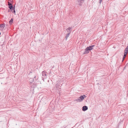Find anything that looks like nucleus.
<instances>
[{
	"instance_id": "20",
	"label": "nucleus",
	"mask_w": 128,
	"mask_h": 128,
	"mask_svg": "<svg viewBox=\"0 0 128 128\" xmlns=\"http://www.w3.org/2000/svg\"><path fill=\"white\" fill-rule=\"evenodd\" d=\"M30 79L32 80V81L31 82H33L34 81V79H33L32 78H30Z\"/></svg>"
},
{
	"instance_id": "9",
	"label": "nucleus",
	"mask_w": 128,
	"mask_h": 128,
	"mask_svg": "<svg viewBox=\"0 0 128 128\" xmlns=\"http://www.w3.org/2000/svg\"><path fill=\"white\" fill-rule=\"evenodd\" d=\"M70 33L69 32L68 33H67V34H66L65 36V38L66 40L68 38L69 36Z\"/></svg>"
},
{
	"instance_id": "15",
	"label": "nucleus",
	"mask_w": 128,
	"mask_h": 128,
	"mask_svg": "<svg viewBox=\"0 0 128 128\" xmlns=\"http://www.w3.org/2000/svg\"><path fill=\"white\" fill-rule=\"evenodd\" d=\"M0 28H4L5 26V24H0ZM1 28H0V30H1Z\"/></svg>"
},
{
	"instance_id": "8",
	"label": "nucleus",
	"mask_w": 128,
	"mask_h": 128,
	"mask_svg": "<svg viewBox=\"0 0 128 128\" xmlns=\"http://www.w3.org/2000/svg\"><path fill=\"white\" fill-rule=\"evenodd\" d=\"M60 87L59 84H57L55 86V87L56 88V89L58 90L60 88Z\"/></svg>"
},
{
	"instance_id": "11",
	"label": "nucleus",
	"mask_w": 128,
	"mask_h": 128,
	"mask_svg": "<svg viewBox=\"0 0 128 128\" xmlns=\"http://www.w3.org/2000/svg\"><path fill=\"white\" fill-rule=\"evenodd\" d=\"M8 5L9 6V8L10 9H11L13 7V6L12 4L10 3H8Z\"/></svg>"
},
{
	"instance_id": "7",
	"label": "nucleus",
	"mask_w": 128,
	"mask_h": 128,
	"mask_svg": "<svg viewBox=\"0 0 128 128\" xmlns=\"http://www.w3.org/2000/svg\"><path fill=\"white\" fill-rule=\"evenodd\" d=\"M88 109V107L86 106H83L82 108V110L84 111H85Z\"/></svg>"
},
{
	"instance_id": "12",
	"label": "nucleus",
	"mask_w": 128,
	"mask_h": 128,
	"mask_svg": "<svg viewBox=\"0 0 128 128\" xmlns=\"http://www.w3.org/2000/svg\"><path fill=\"white\" fill-rule=\"evenodd\" d=\"M72 29V28L70 27L68 28L66 30H69V32L71 33V30Z\"/></svg>"
},
{
	"instance_id": "4",
	"label": "nucleus",
	"mask_w": 128,
	"mask_h": 128,
	"mask_svg": "<svg viewBox=\"0 0 128 128\" xmlns=\"http://www.w3.org/2000/svg\"><path fill=\"white\" fill-rule=\"evenodd\" d=\"M4 78L3 77H2V78H1V80L2 82L1 84H6L7 82L6 78H5V79H4Z\"/></svg>"
},
{
	"instance_id": "5",
	"label": "nucleus",
	"mask_w": 128,
	"mask_h": 128,
	"mask_svg": "<svg viewBox=\"0 0 128 128\" xmlns=\"http://www.w3.org/2000/svg\"><path fill=\"white\" fill-rule=\"evenodd\" d=\"M2 70L0 71V74H1L0 75V76H2L3 75L4 76V74H2L4 73V72L5 69H4L3 67H1V68H0V70Z\"/></svg>"
},
{
	"instance_id": "3",
	"label": "nucleus",
	"mask_w": 128,
	"mask_h": 128,
	"mask_svg": "<svg viewBox=\"0 0 128 128\" xmlns=\"http://www.w3.org/2000/svg\"><path fill=\"white\" fill-rule=\"evenodd\" d=\"M47 72H46L45 70L43 71L42 72V80L44 79V78H47Z\"/></svg>"
},
{
	"instance_id": "24",
	"label": "nucleus",
	"mask_w": 128,
	"mask_h": 128,
	"mask_svg": "<svg viewBox=\"0 0 128 128\" xmlns=\"http://www.w3.org/2000/svg\"><path fill=\"white\" fill-rule=\"evenodd\" d=\"M67 31V32H68V33L69 32V30H68Z\"/></svg>"
},
{
	"instance_id": "13",
	"label": "nucleus",
	"mask_w": 128,
	"mask_h": 128,
	"mask_svg": "<svg viewBox=\"0 0 128 128\" xmlns=\"http://www.w3.org/2000/svg\"><path fill=\"white\" fill-rule=\"evenodd\" d=\"M13 19L12 18L9 21V23L10 24H11L13 22Z\"/></svg>"
},
{
	"instance_id": "2",
	"label": "nucleus",
	"mask_w": 128,
	"mask_h": 128,
	"mask_svg": "<svg viewBox=\"0 0 128 128\" xmlns=\"http://www.w3.org/2000/svg\"><path fill=\"white\" fill-rule=\"evenodd\" d=\"M95 46L94 45L89 46V47H87L86 48L85 51L83 53V54H86L89 52V51L93 49V48Z\"/></svg>"
},
{
	"instance_id": "21",
	"label": "nucleus",
	"mask_w": 128,
	"mask_h": 128,
	"mask_svg": "<svg viewBox=\"0 0 128 128\" xmlns=\"http://www.w3.org/2000/svg\"><path fill=\"white\" fill-rule=\"evenodd\" d=\"M102 0H100V4L102 2Z\"/></svg>"
},
{
	"instance_id": "18",
	"label": "nucleus",
	"mask_w": 128,
	"mask_h": 128,
	"mask_svg": "<svg viewBox=\"0 0 128 128\" xmlns=\"http://www.w3.org/2000/svg\"><path fill=\"white\" fill-rule=\"evenodd\" d=\"M127 52H124V55H125L126 56V54H127Z\"/></svg>"
},
{
	"instance_id": "26",
	"label": "nucleus",
	"mask_w": 128,
	"mask_h": 128,
	"mask_svg": "<svg viewBox=\"0 0 128 128\" xmlns=\"http://www.w3.org/2000/svg\"><path fill=\"white\" fill-rule=\"evenodd\" d=\"M80 0H79V1H80Z\"/></svg>"
},
{
	"instance_id": "23",
	"label": "nucleus",
	"mask_w": 128,
	"mask_h": 128,
	"mask_svg": "<svg viewBox=\"0 0 128 128\" xmlns=\"http://www.w3.org/2000/svg\"><path fill=\"white\" fill-rule=\"evenodd\" d=\"M126 65L125 66L124 68V69H126Z\"/></svg>"
},
{
	"instance_id": "14",
	"label": "nucleus",
	"mask_w": 128,
	"mask_h": 128,
	"mask_svg": "<svg viewBox=\"0 0 128 128\" xmlns=\"http://www.w3.org/2000/svg\"><path fill=\"white\" fill-rule=\"evenodd\" d=\"M83 1L82 0H81L80 1H79V0H78V3L79 5L80 6H81V3L83 2Z\"/></svg>"
},
{
	"instance_id": "17",
	"label": "nucleus",
	"mask_w": 128,
	"mask_h": 128,
	"mask_svg": "<svg viewBox=\"0 0 128 128\" xmlns=\"http://www.w3.org/2000/svg\"><path fill=\"white\" fill-rule=\"evenodd\" d=\"M76 100L77 101V102H80L81 101V100H80L79 98H78V99H76Z\"/></svg>"
},
{
	"instance_id": "19",
	"label": "nucleus",
	"mask_w": 128,
	"mask_h": 128,
	"mask_svg": "<svg viewBox=\"0 0 128 128\" xmlns=\"http://www.w3.org/2000/svg\"><path fill=\"white\" fill-rule=\"evenodd\" d=\"M126 56L125 55H124L123 57V58H125Z\"/></svg>"
},
{
	"instance_id": "10",
	"label": "nucleus",
	"mask_w": 128,
	"mask_h": 128,
	"mask_svg": "<svg viewBox=\"0 0 128 128\" xmlns=\"http://www.w3.org/2000/svg\"><path fill=\"white\" fill-rule=\"evenodd\" d=\"M15 7H13H13L11 9H10V10H11V12H14V13H15Z\"/></svg>"
},
{
	"instance_id": "25",
	"label": "nucleus",
	"mask_w": 128,
	"mask_h": 128,
	"mask_svg": "<svg viewBox=\"0 0 128 128\" xmlns=\"http://www.w3.org/2000/svg\"><path fill=\"white\" fill-rule=\"evenodd\" d=\"M125 58H122V61H123L124 59Z\"/></svg>"
},
{
	"instance_id": "6",
	"label": "nucleus",
	"mask_w": 128,
	"mask_h": 128,
	"mask_svg": "<svg viewBox=\"0 0 128 128\" xmlns=\"http://www.w3.org/2000/svg\"><path fill=\"white\" fill-rule=\"evenodd\" d=\"M86 95H84L83 96H81L79 97L81 101L82 100L84 99V98H86Z\"/></svg>"
},
{
	"instance_id": "22",
	"label": "nucleus",
	"mask_w": 128,
	"mask_h": 128,
	"mask_svg": "<svg viewBox=\"0 0 128 128\" xmlns=\"http://www.w3.org/2000/svg\"><path fill=\"white\" fill-rule=\"evenodd\" d=\"M128 66V63L126 64V66Z\"/></svg>"
},
{
	"instance_id": "27",
	"label": "nucleus",
	"mask_w": 128,
	"mask_h": 128,
	"mask_svg": "<svg viewBox=\"0 0 128 128\" xmlns=\"http://www.w3.org/2000/svg\"><path fill=\"white\" fill-rule=\"evenodd\" d=\"M36 76H34V78H36Z\"/></svg>"
},
{
	"instance_id": "1",
	"label": "nucleus",
	"mask_w": 128,
	"mask_h": 128,
	"mask_svg": "<svg viewBox=\"0 0 128 128\" xmlns=\"http://www.w3.org/2000/svg\"><path fill=\"white\" fill-rule=\"evenodd\" d=\"M95 46L94 45L89 46V47H87L86 48L85 51L83 53V54H86L89 52V51L93 49V48Z\"/></svg>"
},
{
	"instance_id": "16",
	"label": "nucleus",
	"mask_w": 128,
	"mask_h": 128,
	"mask_svg": "<svg viewBox=\"0 0 128 128\" xmlns=\"http://www.w3.org/2000/svg\"><path fill=\"white\" fill-rule=\"evenodd\" d=\"M124 52H128V46H127Z\"/></svg>"
}]
</instances>
